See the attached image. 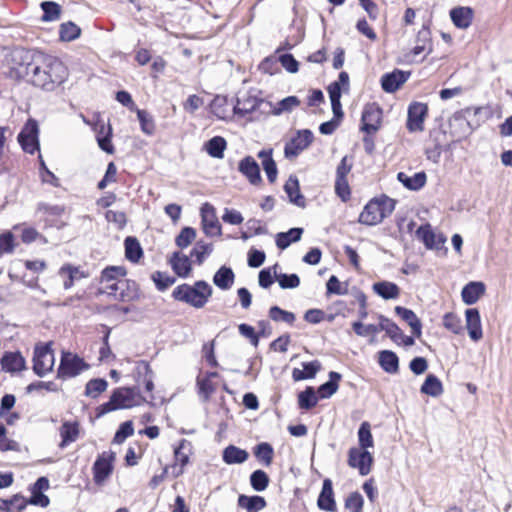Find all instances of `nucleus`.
<instances>
[{"label":"nucleus","mask_w":512,"mask_h":512,"mask_svg":"<svg viewBox=\"0 0 512 512\" xmlns=\"http://www.w3.org/2000/svg\"><path fill=\"white\" fill-rule=\"evenodd\" d=\"M474 10L471 7L460 6L450 10V18L459 29L468 28L473 20Z\"/></svg>","instance_id":"5701e85b"},{"label":"nucleus","mask_w":512,"mask_h":512,"mask_svg":"<svg viewBox=\"0 0 512 512\" xmlns=\"http://www.w3.org/2000/svg\"><path fill=\"white\" fill-rule=\"evenodd\" d=\"M227 142L221 136H215L208 140L205 144V148L207 153L217 159H222L224 156V151L226 149Z\"/></svg>","instance_id":"37998d69"},{"label":"nucleus","mask_w":512,"mask_h":512,"mask_svg":"<svg viewBox=\"0 0 512 512\" xmlns=\"http://www.w3.org/2000/svg\"><path fill=\"white\" fill-rule=\"evenodd\" d=\"M79 423L74 421H65L60 427L61 443L60 448L67 447L70 443L75 442L79 436Z\"/></svg>","instance_id":"7c9ffc66"},{"label":"nucleus","mask_w":512,"mask_h":512,"mask_svg":"<svg viewBox=\"0 0 512 512\" xmlns=\"http://www.w3.org/2000/svg\"><path fill=\"white\" fill-rule=\"evenodd\" d=\"M397 180L407 189L411 191H418L423 188L427 181L425 172H417L412 176L407 175L404 172L397 174Z\"/></svg>","instance_id":"a878e982"},{"label":"nucleus","mask_w":512,"mask_h":512,"mask_svg":"<svg viewBox=\"0 0 512 512\" xmlns=\"http://www.w3.org/2000/svg\"><path fill=\"white\" fill-rule=\"evenodd\" d=\"M134 433L133 423L132 421L123 422L118 430L116 431L113 442L116 444H121L125 441L126 438L132 436Z\"/></svg>","instance_id":"69168bd1"},{"label":"nucleus","mask_w":512,"mask_h":512,"mask_svg":"<svg viewBox=\"0 0 512 512\" xmlns=\"http://www.w3.org/2000/svg\"><path fill=\"white\" fill-rule=\"evenodd\" d=\"M170 265L173 271L182 278H186L192 269L190 257L180 252H174L172 254Z\"/></svg>","instance_id":"bb28decb"},{"label":"nucleus","mask_w":512,"mask_h":512,"mask_svg":"<svg viewBox=\"0 0 512 512\" xmlns=\"http://www.w3.org/2000/svg\"><path fill=\"white\" fill-rule=\"evenodd\" d=\"M279 286L282 289H294L300 285V278L297 274H284L276 275Z\"/></svg>","instance_id":"0e129e2a"},{"label":"nucleus","mask_w":512,"mask_h":512,"mask_svg":"<svg viewBox=\"0 0 512 512\" xmlns=\"http://www.w3.org/2000/svg\"><path fill=\"white\" fill-rule=\"evenodd\" d=\"M409 76L410 72H405L399 69L386 73L381 78L382 89L387 93H393L409 79Z\"/></svg>","instance_id":"a211bd4d"},{"label":"nucleus","mask_w":512,"mask_h":512,"mask_svg":"<svg viewBox=\"0 0 512 512\" xmlns=\"http://www.w3.org/2000/svg\"><path fill=\"white\" fill-rule=\"evenodd\" d=\"M364 500L359 492L351 493L345 500V508L350 512H361Z\"/></svg>","instance_id":"338daca9"},{"label":"nucleus","mask_w":512,"mask_h":512,"mask_svg":"<svg viewBox=\"0 0 512 512\" xmlns=\"http://www.w3.org/2000/svg\"><path fill=\"white\" fill-rule=\"evenodd\" d=\"M88 368L89 365L77 354L72 352H62L60 365L57 370V377L62 380L73 378Z\"/></svg>","instance_id":"423d86ee"},{"label":"nucleus","mask_w":512,"mask_h":512,"mask_svg":"<svg viewBox=\"0 0 512 512\" xmlns=\"http://www.w3.org/2000/svg\"><path fill=\"white\" fill-rule=\"evenodd\" d=\"M107 386L108 383L105 379H91L86 384L85 395L92 398H97L102 392H104L107 389Z\"/></svg>","instance_id":"864d4df0"},{"label":"nucleus","mask_w":512,"mask_h":512,"mask_svg":"<svg viewBox=\"0 0 512 512\" xmlns=\"http://www.w3.org/2000/svg\"><path fill=\"white\" fill-rule=\"evenodd\" d=\"M395 313L399 317H401V319L404 320L410 326L412 333L416 337L421 336V333H422L421 321L412 310L402 307V306H396Z\"/></svg>","instance_id":"cd10ccee"},{"label":"nucleus","mask_w":512,"mask_h":512,"mask_svg":"<svg viewBox=\"0 0 512 512\" xmlns=\"http://www.w3.org/2000/svg\"><path fill=\"white\" fill-rule=\"evenodd\" d=\"M269 481L267 473L260 469L253 471L250 475V485L257 492L264 491L268 487Z\"/></svg>","instance_id":"603ef678"},{"label":"nucleus","mask_w":512,"mask_h":512,"mask_svg":"<svg viewBox=\"0 0 512 512\" xmlns=\"http://www.w3.org/2000/svg\"><path fill=\"white\" fill-rule=\"evenodd\" d=\"M263 103V99L251 95L250 93H243L237 97L236 104L233 106V113L244 117L255 111Z\"/></svg>","instance_id":"dca6fc26"},{"label":"nucleus","mask_w":512,"mask_h":512,"mask_svg":"<svg viewBox=\"0 0 512 512\" xmlns=\"http://www.w3.org/2000/svg\"><path fill=\"white\" fill-rule=\"evenodd\" d=\"M373 464V456L366 449L352 447L348 451V465L359 471V474L365 476L370 473Z\"/></svg>","instance_id":"1a4fd4ad"},{"label":"nucleus","mask_w":512,"mask_h":512,"mask_svg":"<svg viewBox=\"0 0 512 512\" xmlns=\"http://www.w3.org/2000/svg\"><path fill=\"white\" fill-rule=\"evenodd\" d=\"M192 445L186 439L180 440L178 446L174 449L175 463L185 467L189 463Z\"/></svg>","instance_id":"a18cd8bd"},{"label":"nucleus","mask_w":512,"mask_h":512,"mask_svg":"<svg viewBox=\"0 0 512 512\" xmlns=\"http://www.w3.org/2000/svg\"><path fill=\"white\" fill-rule=\"evenodd\" d=\"M81 34V29L75 23L69 21L62 23L59 29L60 39L64 42H70L77 39Z\"/></svg>","instance_id":"8fccbe9b"},{"label":"nucleus","mask_w":512,"mask_h":512,"mask_svg":"<svg viewBox=\"0 0 512 512\" xmlns=\"http://www.w3.org/2000/svg\"><path fill=\"white\" fill-rule=\"evenodd\" d=\"M317 506L320 510L326 512L336 511L337 506L334 497L333 483L329 478L323 480L322 489L317 499Z\"/></svg>","instance_id":"f3484780"},{"label":"nucleus","mask_w":512,"mask_h":512,"mask_svg":"<svg viewBox=\"0 0 512 512\" xmlns=\"http://www.w3.org/2000/svg\"><path fill=\"white\" fill-rule=\"evenodd\" d=\"M96 133V140L101 150L108 154L114 152V147L111 143L112 128L108 124L106 125L102 120H98L93 127Z\"/></svg>","instance_id":"aec40b11"},{"label":"nucleus","mask_w":512,"mask_h":512,"mask_svg":"<svg viewBox=\"0 0 512 512\" xmlns=\"http://www.w3.org/2000/svg\"><path fill=\"white\" fill-rule=\"evenodd\" d=\"M211 109L217 118L222 120L226 119L229 114L227 109V97L216 96L211 103Z\"/></svg>","instance_id":"6e6d98bb"},{"label":"nucleus","mask_w":512,"mask_h":512,"mask_svg":"<svg viewBox=\"0 0 512 512\" xmlns=\"http://www.w3.org/2000/svg\"><path fill=\"white\" fill-rule=\"evenodd\" d=\"M313 141V133L308 130H300L297 132L284 148V153L287 158L298 156L305 150Z\"/></svg>","instance_id":"ddd939ff"},{"label":"nucleus","mask_w":512,"mask_h":512,"mask_svg":"<svg viewBox=\"0 0 512 512\" xmlns=\"http://www.w3.org/2000/svg\"><path fill=\"white\" fill-rule=\"evenodd\" d=\"M428 113V107L421 102H413L408 107L407 129L410 132H421L424 130V119Z\"/></svg>","instance_id":"f8f14e48"},{"label":"nucleus","mask_w":512,"mask_h":512,"mask_svg":"<svg viewBox=\"0 0 512 512\" xmlns=\"http://www.w3.org/2000/svg\"><path fill=\"white\" fill-rule=\"evenodd\" d=\"M213 289L204 280L196 281L193 285H178L172 292L176 301L184 302L196 309L203 308L212 296Z\"/></svg>","instance_id":"7ed1b4c3"},{"label":"nucleus","mask_w":512,"mask_h":512,"mask_svg":"<svg viewBox=\"0 0 512 512\" xmlns=\"http://www.w3.org/2000/svg\"><path fill=\"white\" fill-rule=\"evenodd\" d=\"M59 276L63 279V287L68 290L76 282H79L82 279L88 277V274L84 271L80 270L79 267L73 266L71 264L63 265L58 272Z\"/></svg>","instance_id":"412c9836"},{"label":"nucleus","mask_w":512,"mask_h":512,"mask_svg":"<svg viewBox=\"0 0 512 512\" xmlns=\"http://www.w3.org/2000/svg\"><path fill=\"white\" fill-rule=\"evenodd\" d=\"M201 218L203 231L207 236H221L222 228L216 217L215 209L209 203H205L201 207Z\"/></svg>","instance_id":"4468645a"},{"label":"nucleus","mask_w":512,"mask_h":512,"mask_svg":"<svg viewBox=\"0 0 512 512\" xmlns=\"http://www.w3.org/2000/svg\"><path fill=\"white\" fill-rule=\"evenodd\" d=\"M235 280V274L232 268L225 265L221 266L213 276V283L221 290H229Z\"/></svg>","instance_id":"c85d7f7f"},{"label":"nucleus","mask_w":512,"mask_h":512,"mask_svg":"<svg viewBox=\"0 0 512 512\" xmlns=\"http://www.w3.org/2000/svg\"><path fill=\"white\" fill-rule=\"evenodd\" d=\"M115 453L113 451H104L100 454L93 464V477L96 484H102L113 471V462Z\"/></svg>","instance_id":"9d476101"},{"label":"nucleus","mask_w":512,"mask_h":512,"mask_svg":"<svg viewBox=\"0 0 512 512\" xmlns=\"http://www.w3.org/2000/svg\"><path fill=\"white\" fill-rule=\"evenodd\" d=\"M379 320L381 331H385L387 336L390 337L393 342L400 344L403 332L398 325L383 315L379 316Z\"/></svg>","instance_id":"79ce46f5"},{"label":"nucleus","mask_w":512,"mask_h":512,"mask_svg":"<svg viewBox=\"0 0 512 512\" xmlns=\"http://www.w3.org/2000/svg\"><path fill=\"white\" fill-rule=\"evenodd\" d=\"M124 245L126 258L133 263H137L143 256V250L138 239L128 236L124 241Z\"/></svg>","instance_id":"ea45409f"},{"label":"nucleus","mask_w":512,"mask_h":512,"mask_svg":"<svg viewBox=\"0 0 512 512\" xmlns=\"http://www.w3.org/2000/svg\"><path fill=\"white\" fill-rule=\"evenodd\" d=\"M55 357L51 349V343L36 346L33 356V371L39 376L43 377L51 372L54 366Z\"/></svg>","instance_id":"0eeeda50"},{"label":"nucleus","mask_w":512,"mask_h":512,"mask_svg":"<svg viewBox=\"0 0 512 512\" xmlns=\"http://www.w3.org/2000/svg\"><path fill=\"white\" fill-rule=\"evenodd\" d=\"M303 234L302 228H291L287 232H280L276 235V245L280 249H286L291 243L301 239Z\"/></svg>","instance_id":"58836bf2"},{"label":"nucleus","mask_w":512,"mask_h":512,"mask_svg":"<svg viewBox=\"0 0 512 512\" xmlns=\"http://www.w3.org/2000/svg\"><path fill=\"white\" fill-rule=\"evenodd\" d=\"M341 374L335 371L329 373V380L318 388L319 397L322 399L330 398L336 393L339 387V381L341 380Z\"/></svg>","instance_id":"4c0bfd02"},{"label":"nucleus","mask_w":512,"mask_h":512,"mask_svg":"<svg viewBox=\"0 0 512 512\" xmlns=\"http://www.w3.org/2000/svg\"><path fill=\"white\" fill-rule=\"evenodd\" d=\"M378 362L381 368L389 374H395L399 370V359L393 351H380Z\"/></svg>","instance_id":"c9c22d12"},{"label":"nucleus","mask_w":512,"mask_h":512,"mask_svg":"<svg viewBox=\"0 0 512 512\" xmlns=\"http://www.w3.org/2000/svg\"><path fill=\"white\" fill-rule=\"evenodd\" d=\"M213 251V245L211 243H205L198 241L194 248L190 252V257H194L198 265H201L205 258L209 256Z\"/></svg>","instance_id":"3c124183"},{"label":"nucleus","mask_w":512,"mask_h":512,"mask_svg":"<svg viewBox=\"0 0 512 512\" xmlns=\"http://www.w3.org/2000/svg\"><path fill=\"white\" fill-rule=\"evenodd\" d=\"M137 117L143 133L153 135L155 132V123L152 116L147 111L139 109L137 110Z\"/></svg>","instance_id":"bf43d9fd"},{"label":"nucleus","mask_w":512,"mask_h":512,"mask_svg":"<svg viewBox=\"0 0 512 512\" xmlns=\"http://www.w3.org/2000/svg\"><path fill=\"white\" fill-rule=\"evenodd\" d=\"M269 317L275 322H285L292 324L295 321V315L292 312L281 309L278 306H272L269 309Z\"/></svg>","instance_id":"4d7b16f0"},{"label":"nucleus","mask_w":512,"mask_h":512,"mask_svg":"<svg viewBox=\"0 0 512 512\" xmlns=\"http://www.w3.org/2000/svg\"><path fill=\"white\" fill-rule=\"evenodd\" d=\"M485 293V284L480 281H472L466 284L461 292L462 300L467 305L475 304Z\"/></svg>","instance_id":"b1692460"},{"label":"nucleus","mask_w":512,"mask_h":512,"mask_svg":"<svg viewBox=\"0 0 512 512\" xmlns=\"http://www.w3.org/2000/svg\"><path fill=\"white\" fill-rule=\"evenodd\" d=\"M258 158L262 161V167L267 175L269 182L274 183L277 178L278 170L276 163L272 158V150L264 149L259 151Z\"/></svg>","instance_id":"f704fd0d"},{"label":"nucleus","mask_w":512,"mask_h":512,"mask_svg":"<svg viewBox=\"0 0 512 512\" xmlns=\"http://www.w3.org/2000/svg\"><path fill=\"white\" fill-rule=\"evenodd\" d=\"M39 127L34 119H29L18 134V142L24 152L34 154L39 151Z\"/></svg>","instance_id":"6e6552de"},{"label":"nucleus","mask_w":512,"mask_h":512,"mask_svg":"<svg viewBox=\"0 0 512 512\" xmlns=\"http://www.w3.org/2000/svg\"><path fill=\"white\" fill-rule=\"evenodd\" d=\"M196 238V230L192 227H184L175 239L176 245L183 249L188 247Z\"/></svg>","instance_id":"13d9d810"},{"label":"nucleus","mask_w":512,"mask_h":512,"mask_svg":"<svg viewBox=\"0 0 512 512\" xmlns=\"http://www.w3.org/2000/svg\"><path fill=\"white\" fill-rule=\"evenodd\" d=\"M43 11L42 21L52 22L59 19L61 14V7L53 1H44L40 4Z\"/></svg>","instance_id":"09e8293b"},{"label":"nucleus","mask_w":512,"mask_h":512,"mask_svg":"<svg viewBox=\"0 0 512 512\" xmlns=\"http://www.w3.org/2000/svg\"><path fill=\"white\" fill-rule=\"evenodd\" d=\"M395 209V200L388 196L370 200L359 215V223L375 226L389 217Z\"/></svg>","instance_id":"20e7f679"},{"label":"nucleus","mask_w":512,"mask_h":512,"mask_svg":"<svg viewBox=\"0 0 512 512\" xmlns=\"http://www.w3.org/2000/svg\"><path fill=\"white\" fill-rule=\"evenodd\" d=\"M21 58L24 62L13 68L15 74L43 90L53 91L68 78L67 67L56 57L26 51Z\"/></svg>","instance_id":"f257e3e1"},{"label":"nucleus","mask_w":512,"mask_h":512,"mask_svg":"<svg viewBox=\"0 0 512 512\" xmlns=\"http://www.w3.org/2000/svg\"><path fill=\"white\" fill-rule=\"evenodd\" d=\"M373 291L385 300L396 299L400 294L399 287L389 281H380L373 284Z\"/></svg>","instance_id":"e433bc0d"},{"label":"nucleus","mask_w":512,"mask_h":512,"mask_svg":"<svg viewBox=\"0 0 512 512\" xmlns=\"http://www.w3.org/2000/svg\"><path fill=\"white\" fill-rule=\"evenodd\" d=\"M300 104L299 99L296 96H288L282 99L277 107L273 109L274 115H280L284 112H290Z\"/></svg>","instance_id":"052dcab7"},{"label":"nucleus","mask_w":512,"mask_h":512,"mask_svg":"<svg viewBox=\"0 0 512 512\" xmlns=\"http://www.w3.org/2000/svg\"><path fill=\"white\" fill-rule=\"evenodd\" d=\"M420 392L432 397H438L443 393V385L437 376L429 374L422 384Z\"/></svg>","instance_id":"a19ab883"},{"label":"nucleus","mask_w":512,"mask_h":512,"mask_svg":"<svg viewBox=\"0 0 512 512\" xmlns=\"http://www.w3.org/2000/svg\"><path fill=\"white\" fill-rule=\"evenodd\" d=\"M317 397L313 387H307L298 395V404L301 409L309 410L316 406Z\"/></svg>","instance_id":"5fc2aeb1"},{"label":"nucleus","mask_w":512,"mask_h":512,"mask_svg":"<svg viewBox=\"0 0 512 512\" xmlns=\"http://www.w3.org/2000/svg\"><path fill=\"white\" fill-rule=\"evenodd\" d=\"M443 325L454 334H460L463 330L460 317L454 313H447L444 315Z\"/></svg>","instance_id":"e2e57ef3"},{"label":"nucleus","mask_w":512,"mask_h":512,"mask_svg":"<svg viewBox=\"0 0 512 512\" xmlns=\"http://www.w3.org/2000/svg\"><path fill=\"white\" fill-rule=\"evenodd\" d=\"M466 317V328L468 330L469 337L474 341H479L482 336L481 318L478 309L470 308L465 312Z\"/></svg>","instance_id":"4be33fe9"},{"label":"nucleus","mask_w":512,"mask_h":512,"mask_svg":"<svg viewBox=\"0 0 512 512\" xmlns=\"http://www.w3.org/2000/svg\"><path fill=\"white\" fill-rule=\"evenodd\" d=\"M253 452H254L255 457L261 463H263V465H265V466L271 465V463L273 461L274 450H273V447L269 443L262 442V443L257 444L254 447Z\"/></svg>","instance_id":"49530a36"},{"label":"nucleus","mask_w":512,"mask_h":512,"mask_svg":"<svg viewBox=\"0 0 512 512\" xmlns=\"http://www.w3.org/2000/svg\"><path fill=\"white\" fill-rule=\"evenodd\" d=\"M99 292L121 302H131L140 298L138 284L125 277L113 282L112 285L106 286V289H99Z\"/></svg>","instance_id":"39448f33"},{"label":"nucleus","mask_w":512,"mask_h":512,"mask_svg":"<svg viewBox=\"0 0 512 512\" xmlns=\"http://www.w3.org/2000/svg\"><path fill=\"white\" fill-rule=\"evenodd\" d=\"M126 269L122 266H109L105 268L101 273L100 282L102 287L100 289H106V286L112 285L113 282L119 281L126 276Z\"/></svg>","instance_id":"473e14b6"},{"label":"nucleus","mask_w":512,"mask_h":512,"mask_svg":"<svg viewBox=\"0 0 512 512\" xmlns=\"http://www.w3.org/2000/svg\"><path fill=\"white\" fill-rule=\"evenodd\" d=\"M2 369L7 372H18L25 368V359L20 352H7L1 358Z\"/></svg>","instance_id":"c756f323"},{"label":"nucleus","mask_w":512,"mask_h":512,"mask_svg":"<svg viewBox=\"0 0 512 512\" xmlns=\"http://www.w3.org/2000/svg\"><path fill=\"white\" fill-rule=\"evenodd\" d=\"M427 50V53L432 52V46H431V39H430V31L428 28L423 27L417 34V44L412 49V53L414 56H418L421 53L425 52Z\"/></svg>","instance_id":"c03bdc74"},{"label":"nucleus","mask_w":512,"mask_h":512,"mask_svg":"<svg viewBox=\"0 0 512 512\" xmlns=\"http://www.w3.org/2000/svg\"><path fill=\"white\" fill-rule=\"evenodd\" d=\"M238 170L252 185H258L262 182L260 167L253 157H244L239 162Z\"/></svg>","instance_id":"6ab92c4d"},{"label":"nucleus","mask_w":512,"mask_h":512,"mask_svg":"<svg viewBox=\"0 0 512 512\" xmlns=\"http://www.w3.org/2000/svg\"><path fill=\"white\" fill-rule=\"evenodd\" d=\"M159 291H164L175 282V278L169 276L167 273L156 271L151 276Z\"/></svg>","instance_id":"680f3d73"},{"label":"nucleus","mask_w":512,"mask_h":512,"mask_svg":"<svg viewBox=\"0 0 512 512\" xmlns=\"http://www.w3.org/2000/svg\"><path fill=\"white\" fill-rule=\"evenodd\" d=\"M358 442L360 449H368L374 446L373 436L371 433L370 423L364 421L360 424L358 429Z\"/></svg>","instance_id":"de8ad7c7"},{"label":"nucleus","mask_w":512,"mask_h":512,"mask_svg":"<svg viewBox=\"0 0 512 512\" xmlns=\"http://www.w3.org/2000/svg\"><path fill=\"white\" fill-rule=\"evenodd\" d=\"M416 236L424 243L427 249L440 250L447 240L444 234H435L430 224L421 225L416 230Z\"/></svg>","instance_id":"2eb2a0df"},{"label":"nucleus","mask_w":512,"mask_h":512,"mask_svg":"<svg viewBox=\"0 0 512 512\" xmlns=\"http://www.w3.org/2000/svg\"><path fill=\"white\" fill-rule=\"evenodd\" d=\"M237 503L240 508L245 509L247 512H259L266 507V500L258 495H240Z\"/></svg>","instance_id":"72a5a7b5"},{"label":"nucleus","mask_w":512,"mask_h":512,"mask_svg":"<svg viewBox=\"0 0 512 512\" xmlns=\"http://www.w3.org/2000/svg\"><path fill=\"white\" fill-rule=\"evenodd\" d=\"M27 505V499L20 494H16L8 499V509L5 512H21Z\"/></svg>","instance_id":"774afa93"},{"label":"nucleus","mask_w":512,"mask_h":512,"mask_svg":"<svg viewBox=\"0 0 512 512\" xmlns=\"http://www.w3.org/2000/svg\"><path fill=\"white\" fill-rule=\"evenodd\" d=\"M144 402H146V399L140 394L138 387L116 388L112 392L109 401L101 404L97 408V416L101 417L118 409H128L139 406Z\"/></svg>","instance_id":"f03ea898"},{"label":"nucleus","mask_w":512,"mask_h":512,"mask_svg":"<svg viewBox=\"0 0 512 512\" xmlns=\"http://www.w3.org/2000/svg\"><path fill=\"white\" fill-rule=\"evenodd\" d=\"M249 457V454L246 450L241 449L234 445L227 446L222 453L223 461L228 464H242Z\"/></svg>","instance_id":"2f4dec72"},{"label":"nucleus","mask_w":512,"mask_h":512,"mask_svg":"<svg viewBox=\"0 0 512 512\" xmlns=\"http://www.w3.org/2000/svg\"><path fill=\"white\" fill-rule=\"evenodd\" d=\"M284 191L289 197V201L300 207L304 208L306 206L305 197L300 192L299 181L296 176H290L284 185Z\"/></svg>","instance_id":"393cba45"},{"label":"nucleus","mask_w":512,"mask_h":512,"mask_svg":"<svg viewBox=\"0 0 512 512\" xmlns=\"http://www.w3.org/2000/svg\"><path fill=\"white\" fill-rule=\"evenodd\" d=\"M381 118V108L375 103L367 104L362 112L361 130L367 134L375 133L380 128Z\"/></svg>","instance_id":"9b49d317"}]
</instances>
